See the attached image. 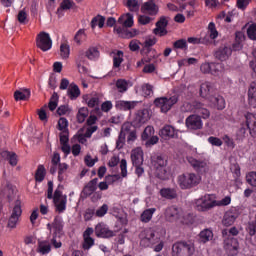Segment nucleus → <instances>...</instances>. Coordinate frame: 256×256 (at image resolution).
<instances>
[{
    "label": "nucleus",
    "mask_w": 256,
    "mask_h": 256,
    "mask_svg": "<svg viewBox=\"0 0 256 256\" xmlns=\"http://www.w3.org/2000/svg\"><path fill=\"white\" fill-rule=\"evenodd\" d=\"M118 23L122 25V28H129L134 24L133 14L127 13L118 18Z\"/></svg>",
    "instance_id": "c85d7f7f"
},
{
    "label": "nucleus",
    "mask_w": 256,
    "mask_h": 256,
    "mask_svg": "<svg viewBox=\"0 0 256 256\" xmlns=\"http://www.w3.org/2000/svg\"><path fill=\"white\" fill-rule=\"evenodd\" d=\"M209 101L219 111H223V109L225 108V98H223V96H211Z\"/></svg>",
    "instance_id": "473e14b6"
},
{
    "label": "nucleus",
    "mask_w": 256,
    "mask_h": 256,
    "mask_svg": "<svg viewBox=\"0 0 256 256\" xmlns=\"http://www.w3.org/2000/svg\"><path fill=\"white\" fill-rule=\"evenodd\" d=\"M17 19L21 25H27V23H29V15L25 10H20L18 12Z\"/></svg>",
    "instance_id": "bf43d9fd"
},
{
    "label": "nucleus",
    "mask_w": 256,
    "mask_h": 256,
    "mask_svg": "<svg viewBox=\"0 0 256 256\" xmlns=\"http://www.w3.org/2000/svg\"><path fill=\"white\" fill-rule=\"evenodd\" d=\"M156 169V177L158 179H161L162 181H165V179H168L169 177V172L167 171V167H157Z\"/></svg>",
    "instance_id": "603ef678"
},
{
    "label": "nucleus",
    "mask_w": 256,
    "mask_h": 256,
    "mask_svg": "<svg viewBox=\"0 0 256 256\" xmlns=\"http://www.w3.org/2000/svg\"><path fill=\"white\" fill-rule=\"evenodd\" d=\"M86 58L90 61H97L99 59V49L97 47H90L85 52Z\"/></svg>",
    "instance_id": "37998d69"
},
{
    "label": "nucleus",
    "mask_w": 256,
    "mask_h": 256,
    "mask_svg": "<svg viewBox=\"0 0 256 256\" xmlns=\"http://www.w3.org/2000/svg\"><path fill=\"white\" fill-rule=\"evenodd\" d=\"M174 49H182L184 51H187L188 46H187V40L185 39H179L173 43Z\"/></svg>",
    "instance_id": "0e129e2a"
},
{
    "label": "nucleus",
    "mask_w": 256,
    "mask_h": 256,
    "mask_svg": "<svg viewBox=\"0 0 256 256\" xmlns=\"http://www.w3.org/2000/svg\"><path fill=\"white\" fill-rule=\"evenodd\" d=\"M153 135H155V128L147 126L142 133V141H147V139L153 137Z\"/></svg>",
    "instance_id": "052dcab7"
},
{
    "label": "nucleus",
    "mask_w": 256,
    "mask_h": 256,
    "mask_svg": "<svg viewBox=\"0 0 256 256\" xmlns=\"http://www.w3.org/2000/svg\"><path fill=\"white\" fill-rule=\"evenodd\" d=\"M224 249L231 256L237 255V250L239 249V244L237 243V239L228 238L224 240Z\"/></svg>",
    "instance_id": "2eb2a0df"
},
{
    "label": "nucleus",
    "mask_w": 256,
    "mask_h": 256,
    "mask_svg": "<svg viewBox=\"0 0 256 256\" xmlns=\"http://www.w3.org/2000/svg\"><path fill=\"white\" fill-rule=\"evenodd\" d=\"M152 165L157 167H167V158L164 156L158 155L152 159Z\"/></svg>",
    "instance_id": "a18cd8bd"
},
{
    "label": "nucleus",
    "mask_w": 256,
    "mask_h": 256,
    "mask_svg": "<svg viewBox=\"0 0 256 256\" xmlns=\"http://www.w3.org/2000/svg\"><path fill=\"white\" fill-rule=\"evenodd\" d=\"M35 179L39 183L45 179V166L44 165H39L35 174Z\"/></svg>",
    "instance_id": "680f3d73"
},
{
    "label": "nucleus",
    "mask_w": 256,
    "mask_h": 256,
    "mask_svg": "<svg viewBox=\"0 0 256 256\" xmlns=\"http://www.w3.org/2000/svg\"><path fill=\"white\" fill-rule=\"evenodd\" d=\"M247 101L249 107L256 109V82H251L248 87Z\"/></svg>",
    "instance_id": "f3484780"
},
{
    "label": "nucleus",
    "mask_w": 256,
    "mask_h": 256,
    "mask_svg": "<svg viewBox=\"0 0 256 256\" xmlns=\"http://www.w3.org/2000/svg\"><path fill=\"white\" fill-rule=\"evenodd\" d=\"M58 101L59 96L57 95V93H54L49 101L48 108L51 111H55L57 109Z\"/></svg>",
    "instance_id": "e2e57ef3"
},
{
    "label": "nucleus",
    "mask_w": 256,
    "mask_h": 256,
    "mask_svg": "<svg viewBox=\"0 0 256 256\" xmlns=\"http://www.w3.org/2000/svg\"><path fill=\"white\" fill-rule=\"evenodd\" d=\"M21 215H23V210L21 209V200H17L16 205H14L12 213L8 218L7 229L10 231L15 230L17 225H19L21 222Z\"/></svg>",
    "instance_id": "423d86ee"
},
{
    "label": "nucleus",
    "mask_w": 256,
    "mask_h": 256,
    "mask_svg": "<svg viewBox=\"0 0 256 256\" xmlns=\"http://www.w3.org/2000/svg\"><path fill=\"white\" fill-rule=\"evenodd\" d=\"M187 161L195 171H205L207 169V162L203 160H197L193 156H188Z\"/></svg>",
    "instance_id": "6ab92c4d"
},
{
    "label": "nucleus",
    "mask_w": 256,
    "mask_h": 256,
    "mask_svg": "<svg viewBox=\"0 0 256 256\" xmlns=\"http://www.w3.org/2000/svg\"><path fill=\"white\" fill-rule=\"evenodd\" d=\"M121 63H123V51L118 50L113 56L114 69H119V67H121Z\"/></svg>",
    "instance_id": "49530a36"
},
{
    "label": "nucleus",
    "mask_w": 256,
    "mask_h": 256,
    "mask_svg": "<svg viewBox=\"0 0 256 256\" xmlns=\"http://www.w3.org/2000/svg\"><path fill=\"white\" fill-rule=\"evenodd\" d=\"M247 129L250 131L252 137L256 136V115L253 113H247L245 115Z\"/></svg>",
    "instance_id": "4be33fe9"
},
{
    "label": "nucleus",
    "mask_w": 256,
    "mask_h": 256,
    "mask_svg": "<svg viewBox=\"0 0 256 256\" xmlns=\"http://www.w3.org/2000/svg\"><path fill=\"white\" fill-rule=\"evenodd\" d=\"M47 199H53L55 211L65 213L67 210V195H63V185H58L53 194V182H48Z\"/></svg>",
    "instance_id": "f03ea898"
},
{
    "label": "nucleus",
    "mask_w": 256,
    "mask_h": 256,
    "mask_svg": "<svg viewBox=\"0 0 256 256\" xmlns=\"http://www.w3.org/2000/svg\"><path fill=\"white\" fill-rule=\"evenodd\" d=\"M160 196L163 199H177V190L175 188H162L160 190Z\"/></svg>",
    "instance_id": "7c9ffc66"
},
{
    "label": "nucleus",
    "mask_w": 256,
    "mask_h": 256,
    "mask_svg": "<svg viewBox=\"0 0 256 256\" xmlns=\"http://www.w3.org/2000/svg\"><path fill=\"white\" fill-rule=\"evenodd\" d=\"M114 33H117V35L122 37V39H131L137 35V30H133V32H131L127 28L114 27Z\"/></svg>",
    "instance_id": "bb28decb"
},
{
    "label": "nucleus",
    "mask_w": 256,
    "mask_h": 256,
    "mask_svg": "<svg viewBox=\"0 0 256 256\" xmlns=\"http://www.w3.org/2000/svg\"><path fill=\"white\" fill-rule=\"evenodd\" d=\"M69 55H71V48L68 44L60 45V57L61 59H69Z\"/></svg>",
    "instance_id": "864d4df0"
},
{
    "label": "nucleus",
    "mask_w": 256,
    "mask_h": 256,
    "mask_svg": "<svg viewBox=\"0 0 256 256\" xmlns=\"http://www.w3.org/2000/svg\"><path fill=\"white\" fill-rule=\"evenodd\" d=\"M156 231L153 228H146L139 234L140 247H154L155 253H160L165 247V242L161 238L155 235Z\"/></svg>",
    "instance_id": "f257e3e1"
},
{
    "label": "nucleus",
    "mask_w": 256,
    "mask_h": 256,
    "mask_svg": "<svg viewBox=\"0 0 256 256\" xmlns=\"http://www.w3.org/2000/svg\"><path fill=\"white\" fill-rule=\"evenodd\" d=\"M141 13L144 15H150L151 17H155L157 13H159V6L155 4L153 1H147L141 6Z\"/></svg>",
    "instance_id": "ddd939ff"
},
{
    "label": "nucleus",
    "mask_w": 256,
    "mask_h": 256,
    "mask_svg": "<svg viewBox=\"0 0 256 256\" xmlns=\"http://www.w3.org/2000/svg\"><path fill=\"white\" fill-rule=\"evenodd\" d=\"M219 37V32L217 31V28L215 27V23L210 22L208 24V40L209 39H217Z\"/></svg>",
    "instance_id": "8fccbe9b"
},
{
    "label": "nucleus",
    "mask_w": 256,
    "mask_h": 256,
    "mask_svg": "<svg viewBox=\"0 0 256 256\" xmlns=\"http://www.w3.org/2000/svg\"><path fill=\"white\" fill-rule=\"evenodd\" d=\"M164 215L166 221H169L170 223H175V221H177L180 217L179 209L177 207L170 206L166 208Z\"/></svg>",
    "instance_id": "412c9836"
},
{
    "label": "nucleus",
    "mask_w": 256,
    "mask_h": 256,
    "mask_svg": "<svg viewBox=\"0 0 256 256\" xmlns=\"http://www.w3.org/2000/svg\"><path fill=\"white\" fill-rule=\"evenodd\" d=\"M213 239V231L209 229H204L199 234L200 243H207Z\"/></svg>",
    "instance_id": "a19ab883"
},
{
    "label": "nucleus",
    "mask_w": 256,
    "mask_h": 256,
    "mask_svg": "<svg viewBox=\"0 0 256 256\" xmlns=\"http://www.w3.org/2000/svg\"><path fill=\"white\" fill-rule=\"evenodd\" d=\"M67 127H69V121H67L66 120V118H60L59 120H58V129H59V131H69L68 129H67Z\"/></svg>",
    "instance_id": "338daca9"
},
{
    "label": "nucleus",
    "mask_w": 256,
    "mask_h": 256,
    "mask_svg": "<svg viewBox=\"0 0 256 256\" xmlns=\"http://www.w3.org/2000/svg\"><path fill=\"white\" fill-rule=\"evenodd\" d=\"M126 7L129 9V11L137 13L140 7L139 0H126Z\"/></svg>",
    "instance_id": "13d9d810"
},
{
    "label": "nucleus",
    "mask_w": 256,
    "mask_h": 256,
    "mask_svg": "<svg viewBox=\"0 0 256 256\" xmlns=\"http://www.w3.org/2000/svg\"><path fill=\"white\" fill-rule=\"evenodd\" d=\"M86 39H87V34L85 33L84 29L78 30L74 36V41L78 45H81V43H83V41H85Z\"/></svg>",
    "instance_id": "5fc2aeb1"
},
{
    "label": "nucleus",
    "mask_w": 256,
    "mask_h": 256,
    "mask_svg": "<svg viewBox=\"0 0 256 256\" xmlns=\"http://www.w3.org/2000/svg\"><path fill=\"white\" fill-rule=\"evenodd\" d=\"M0 200L8 201V203H13L14 201V205H17V201H21V198L17 196V188L7 182L0 189Z\"/></svg>",
    "instance_id": "20e7f679"
},
{
    "label": "nucleus",
    "mask_w": 256,
    "mask_h": 256,
    "mask_svg": "<svg viewBox=\"0 0 256 256\" xmlns=\"http://www.w3.org/2000/svg\"><path fill=\"white\" fill-rule=\"evenodd\" d=\"M134 130L135 128L133 127V124H131L130 122H126L122 125L120 134L127 137V135L131 134V132H133Z\"/></svg>",
    "instance_id": "4d7b16f0"
},
{
    "label": "nucleus",
    "mask_w": 256,
    "mask_h": 256,
    "mask_svg": "<svg viewBox=\"0 0 256 256\" xmlns=\"http://www.w3.org/2000/svg\"><path fill=\"white\" fill-rule=\"evenodd\" d=\"M236 43L233 44V49L235 51H239L242 49L243 45L241 43H243L245 41V34H243V32H236V38H235Z\"/></svg>",
    "instance_id": "c03bdc74"
},
{
    "label": "nucleus",
    "mask_w": 256,
    "mask_h": 256,
    "mask_svg": "<svg viewBox=\"0 0 256 256\" xmlns=\"http://www.w3.org/2000/svg\"><path fill=\"white\" fill-rule=\"evenodd\" d=\"M68 97L73 101L81 95V90L79 89V86L75 83H71L67 90Z\"/></svg>",
    "instance_id": "f704fd0d"
},
{
    "label": "nucleus",
    "mask_w": 256,
    "mask_h": 256,
    "mask_svg": "<svg viewBox=\"0 0 256 256\" xmlns=\"http://www.w3.org/2000/svg\"><path fill=\"white\" fill-rule=\"evenodd\" d=\"M75 7V2L73 0H62L58 9L57 15L58 17H63L65 15V11H69Z\"/></svg>",
    "instance_id": "b1692460"
},
{
    "label": "nucleus",
    "mask_w": 256,
    "mask_h": 256,
    "mask_svg": "<svg viewBox=\"0 0 256 256\" xmlns=\"http://www.w3.org/2000/svg\"><path fill=\"white\" fill-rule=\"evenodd\" d=\"M91 29H95V27H99V29H103L105 27V17L102 15H97L92 18L90 22Z\"/></svg>",
    "instance_id": "e433bc0d"
},
{
    "label": "nucleus",
    "mask_w": 256,
    "mask_h": 256,
    "mask_svg": "<svg viewBox=\"0 0 256 256\" xmlns=\"http://www.w3.org/2000/svg\"><path fill=\"white\" fill-rule=\"evenodd\" d=\"M213 207H217V200H215V197L211 194H206L195 202V209L197 211H209V209H213Z\"/></svg>",
    "instance_id": "0eeeda50"
},
{
    "label": "nucleus",
    "mask_w": 256,
    "mask_h": 256,
    "mask_svg": "<svg viewBox=\"0 0 256 256\" xmlns=\"http://www.w3.org/2000/svg\"><path fill=\"white\" fill-rule=\"evenodd\" d=\"M233 50L229 46H222L215 52L216 59L219 61H227L230 55H232Z\"/></svg>",
    "instance_id": "aec40b11"
},
{
    "label": "nucleus",
    "mask_w": 256,
    "mask_h": 256,
    "mask_svg": "<svg viewBox=\"0 0 256 256\" xmlns=\"http://www.w3.org/2000/svg\"><path fill=\"white\" fill-rule=\"evenodd\" d=\"M131 161L134 167H141V165H143V149L138 147L132 150Z\"/></svg>",
    "instance_id": "a211bd4d"
},
{
    "label": "nucleus",
    "mask_w": 256,
    "mask_h": 256,
    "mask_svg": "<svg viewBox=\"0 0 256 256\" xmlns=\"http://www.w3.org/2000/svg\"><path fill=\"white\" fill-rule=\"evenodd\" d=\"M47 229H49V231L53 229L54 235H61L63 232V218H61V216H56L52 224H47Z\"/></svg>",
    "instance_id": "dca6fc26"
},
{
    "label": "nucleus",
    "mask_w": 256,
    "mask_h": 256,
    "mask_svg": "<svg viewBox=\"0 0 256 256\" xmlns=\"http://www.w3.org/2000/svg\"><path fill=\"white\" fill-rule=\"evenodd\" d=\"M37 253H40V255H49L51 253V242L49 240L38 241Z\"/></svg>",
    "instance_id": "cd10ccee"
},
{
    "label": "nucleus",
    "mask_w": 256,
    "mask_h": 256,
    "mask_svg": "<svg viewBox=\"0 0 256 256\" xmlns=\"http://www.w3.org/2000/svg\"><path fill=\"white\" fill-rule=\"evenodd\" d=\"M148 121L149 111L147 109L139 110L134 117V123H136V125H143V123H147Z\"/></svg>",
    "instance_id": "a878e982"
},
{
    "label": "nucleus",
    "mask_w": 256,
    "mask_h": 256,
    "mask_svg": "<svg viewBox=\"0 0 256 256\" xmlns=\"http://www.w3.org/2000/svg\"><path fill=\"white\" fill-rule=\"evenodd\" d=\"M116 87H117L119 93H125V91H127V89H129V82H127V80H125V79H119L116 82Z\"/></svg>",
    "instance_id": "6e6d98bb"
},
{
    "label": "nucleus",
    "mask_w": 256,
    "mask_h": 256,
    "mask_svg": "<svg viewBox=\"0 0 256 256\" xmlns=\"http://www.w3.org/2000/svg\"><path fill=\"white\" fill-rule=\"evenodd\" d=\"M160 137H162V139H175V137H177V130L171 125H165L160 130Z\"/></svg>",
    "instance_id": "5701e85b"
},
{
    "label": "nucleus",
    "mask_w": 256,
    "mask_h": 256,
    "mask_svg": "<svg viewBox=\"0 0 256 256\" xmlns=\"http://www.w3.org/2000/svg\"><path fill=\"white\" fill-rule=\"evenodd\" d=\"M187 41H188V43H191L192 45H207V43H209V38H207V37H201V38L189 37Z\"/></svg>",
    "instance_id": "09e8293b"
},
{
    "label": "nucleus",
    "mask_w": 256,
    "mask_h": 256,
    "mask_svg": "<svg viewBox=\"0 0 256 256\" xmlns=\"http://www.w3.org/2000/svg\"><path fill=\"white\" fill-rule=\"evenodd\" d=\"M87 117H89V109L86 107L80 108L77 113L78 123H85V119H87Z\"/></svg>",
    "instance_id": "de8ad7c7"
},
{
    "label": "nucleus",
    "mask_w": 256,
    "mask_h": 256,
    "mask_svg": "<svg viewBox=\"0 0 256 256\" xmlns=\"http://www.w3.org/2000/svg\"><path fill=\"white\" fill-rule=\"evenodd\" d=\"M185 125L190 131H197L203 129V120H201L199 115L192 114L186 118Z\"/></svg>",
    "instance_id": "9d476101"
},
{
    "label": "nucleus",
    "mask_w": 256,
    "mask_h": 256,
    "mask_svg": "<svg viewBox=\"0 0 256 256\" xmlns=\"http://www.w3.org/2000/svg\"><path fill=\"white\" fill-rule=\"evenodd\" d=\"M93 233H95L93 228H87L83 233V249L86 251H89V249L95 245V239L91 237Z\"/></svg>",
    "instance_id": "4468645a"
},
{
    "label": "nucleus",
    "mask_w": 256,
    "mask_h": 256,
    "mask_svg": "<svg viewBox=\"0 0 256 256\" xmlns=\"http://www.w3.org/2000/svg\"><path fill=\"white\" fill-rule=\"evenodd\" d=\"M95 235L96 237H101L102 239H109V237H115V232L109 229L107 224L101 222L95 226Z\"/></svg>",
    "instance_id": "9b49d317"
},
{
    "label": "nucleus",
    "mask_w": 256,
    "mask_h": 256,
    "mask_svg": "<svg viewBox=\"0 0 256 256\" xmlns=\"http://www.w3.org/2000/svg\"><path fill=\"white\" fill-rule=\"evenodd\" d=\"M240 213H239V209L238 208H231L229 209L223 217L222 223L223 225H225V227H231V225H233V223H235V221L237 220V217H239Z\"/></svg>",
    "instance_id": "f8f14e48"
},
{
    "label": "nucleus",
    "mask_w": 256,
    "mask_h": 256,
    "mask_svg": "<svg viewBox=\"0 0 256 256\" xmlns=\"http://www.w3.org/2000/svg\"><path fill=\"white\" fill-rule=\"evenodd\" d=\"M225 72V65L223 63H213L211 68V75L215 77H219V75H223Z\"/></svg>",
    "instance_id": "58836bf2"
},
{
    "label": "nucleus",
    "mask_w": 256,
    "mask_h": 256,
    "mask_svg": "<svg viewBox=\"0 0 256 256\" xmlns=\"http://www.w3.org/2000/svg\"><path fill=\"white\" fill-rule=\"evenodd\" d=\"M31 97V90L22 89L14 92L15 101H27Z\"/></svg>",
    "instance_id": "c9c22d12"
},
{
    "label": "nucleus",
    "mask_w": 256,
    "mask_h": 256,
    "mask_svg": "<svg viewBox=\"0 0 256 256\" xmlns=\"http://www.w3.org/2000/svg\"><path fill=\"white\" fill-rule=\"evenodd\" d=\"M1 157L8 159L12 167H15L18 163L17 154H15L14 152L3 151L1 152Z\"/></svg>",
    "instance_id": "ea45409f"
},
{
    "label": "nucleus",
    "mask_w": 256,
    "mask_h": 256,
    "mask_svg": "<svg viewBox=\"0 0 256 256\" xmlns=\"http://www.w3.org/2000/svg\"><path fill=\"white\" fill-rule=\"evenodd\" d=\"M247 35L252 41H256V24H252L247 29Z\"/></svg>",
    "instance_id": "774afa93"
},
{
    "label": "nucleus",
    "mask_w": 256,
    "mask_h": 256,
    "mask_svg": "<svg viewBox=\"0 0 256 256\" xmlns=\"http://www.w3.org/2000/svg\"><path fill=\"white\" fill-rule=\"evenodd\" d=\"M201 183V175L193 172H186L177 177V184L180 189H193Z\"/></svg>",
    "instance_id": "7ed1b4c3"
},
{
    "label": "nucleus",
    "mask_w": 256,
    "mask_h": 256,
    "mask_svg": "<svg viewBox=\"0 0 256 256\" xmlns=\"http://www.w3.org/2000/svg\"><path fill=\"white\" fill-rule=\"evenodd\" d=\"M195 245L191 242H177L172 246V256H193Z\"/></svg>",
    "instance_id": "39448f33"
},
{
    "label": "nucleus",
    "mask_w": 256,
    "mask_h": 256,
    "mask_svg": "<svg viewBox=\"0 0 256 256\" xmlns=\"http://www.w3.org/2000/svg\"><path fill=\"white\" fill-rule=\"evenodd\" d=\"M177 101H179L177 96H171L170 98L160 97L154 100V104L160 109L161 113H167Z\"/></svg>",
    "instance_id": "6e6552de"
},
{
    "label": "nucleus",
    "mask_w": 256,
    "mask_h": 256,
    "mask_svg": "<svg viewBox=\"0 0 256 256\" xmlns=\"http://www.w3.org/2000/svg\"><path fill=\"white\" fill-rule=\"evenodd\" d=\"M197 103L199 102H184L182 107H181V111H183V113H196L197 112Z\"/></svg>",
    "instance_id": "79ce46f5"
},
{
    "label": "nucleus",
    "mask_w": 256,
    "mask_h": 256,
    "mask_svg": "<svg viewBox=\"0 0 256 256\" xmlns=\"http://www.w3.org/2000/svg\"><path fill=\"white\" fill-rule=\"evenodd\" d=\"M97 183H99L98 178H94L91 181H89L88 184L84 187V195H93V193L97 191Z\"/></svg>",
    "instance_id": "2f4dec72"
},
{
    "label": "nucleus",
    "mask_w": 256,
    "mask_h": 256,
    "mask_svg": "<svg viewBox=\"0 0 256 256\" xmlns=\"http://www.w3.org/2000/svg\"><path fill=\"white\" fill-rule=\"evenodd\" d=\"M246 181L251 187H256V172H249L246 175Z\"/></svg>",
    "instance_id": "69168bd1"
},
{
    "label": "nucleus",
    "mask_w": 256,
    "mask_h": 256,
    "mask_svg": "<svg viewBox=\"0 0 256 256\" xmlns=\"http://www.w3.org/2000/svg\"><path fill=\"white\" fill-rule=\"evenodd\" d=\"M211 93H213V85L209 82H204L200 85V96L204 99H209L211 101Z\"/></svg>",
    "instance_id": "393cba45"
},
{
    "label": "nucleus",
    "mask_w": 256,
    "mask_h": 256,
    "mask_svg": "<svg viewBox=\"0 0 256 256\" xmlns=\"http://www.w3.org/2000/svg\"><path fill=\"white\" fill-rule=\"evenodd\" d=\"M198 115H201L202 119H209L211 117V112L205 108L201 102L196 103V112Z\"/></svg>",
    "instance_id": "4c0bfd02"
},
{
    "label": "nucleus",
    "mask_w": 256,
    "mask_h": 256,
    "mask_svg": "<svg viewBox=\"0 0 256 256\" xmlns=\"http://www.w3.org/2000/svg\"><path fill=\"white\" fill-rule=\"evenodd\" d=\"M156 208H148L142 212L140 215L141 223H149L151 219H153V215H155Z\"/></svg>",
    "instance_id": "72a5a7b5"
},
{
    "label": "nucleus",
    "mask_w": 256,
    "mask_h": 256,
    "mask_svg": "<svg viewBox=\"0 0 256 256\" xmlns=\"http://www.w3.org/2000/svg\"><path fill=\"white\" fill-rule=\"evenodd\" d=\"M136 106L137 102L135 101L120 100L116 103L117 109H121L122 111H131V109H135Z\"/></svg>",
    "instance_id": "c756f323"
},
{
    "label": "nucleus",
    "mask_w": 256,
    "mask_h": 256,
    "mask_svg": "<svg viewBox=\"0 0 256 256\" xmlns=\"http://www.w3.org/2000/svg\"><path fill=\"white\" fill-rule=\"evenodd\" d=\"M67 169H69V165H67V163L58 164V181H63L65 179V173H67Z\"/></svg>",
    "instance_id": "3c124183"
},
{
    "label": "nucleus",
    "mask_w": 256,
    "mask_h": 256,
    "mask_svg": "<svg viewBox=\"0 0 256 256\" xmlns=\"http://www.w3.org/2000/svg\"><path fill=\"white\" fill-rule=\"evenodd\" d=\"M36 46L41 51H49L53 47V40L47 32H40L36 37Z\"/></svg>",
    "instance_id": "1a4fd4ad"
}]
</instances>
